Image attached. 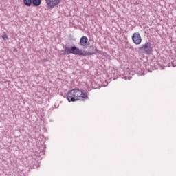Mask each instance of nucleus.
Returning <instances> with one entry per match:
<instances>
[{
	"label": "nucleus",
	"instance_id": "ddd939ff",
	"mask_svg": "<svg viewBox=\"0 0 176 176\" xmlns=\"http://www.w3.org/2000/svg\"><path fill=\"white\" fill-rule=\"evenodd\" d=\"M170 64H171L172 67H176V62L175 61L171 62Z\"/></svg>",
	"mask_w": 176,
	"mask_h": 176
},
{
	"label": "nucleus",
	"instance_id": "39448f33",
	"mask_svg": "<svg viewBox=\"0 0 176 176\" xmlns=\"http://www.w3.org/2000/svg\"><path fill=\"white\" fill-rule=\"evenodd\" d=\"M45 2L48 9H53L54 6H57L60 3V0H45Z\"/></svg>",
	"mask_w": 176,
	"mask_h": 176
},
{
	"label": "nucleus",
	"instance_id": "7ed1b4c3",
	"mask_svg": "<svg viewBox=\"0 0 176 176\" xmlns=\"http://www.w3.org/2000/svg\"><path fill=\"white\" fill-rule=\"evenodd\" d=\"M143 53L145 54H151L152 52H153V47H152V44L150 41H146L142 47L140 48Z\"/></svg>",
	"mask_w": 176,
	"mask_h": 176
},
{
	"label": "nucleus",
	"instance_id": "f03ea898",
	"mask_svg": "<svg viewBox=\"0 0 176 176\" xmlns=\"http://www.w3.org/2000/svg\"><path fill=\"white\" fill-rule=\"evenodd\" d=\"M65 54H74L75 56H91L94 54L91 52H89L87 51L82 50L76 46L65 47L64 49Z\"/></svg>",
	"mask_w": 176,
	"mask_h": 176
},
{
	"label": "nucleus",
	"instance_id": "6e6552de",
	"mask_svg": "<svg viewBox=\"0 0 176 176\" xmlns=\"http://www.w3.org/2000/svg\"><path fill=\"white\" fill-rule=\"evenodd\" d=\"M32 3L34 6H39L42 3L41 0H32Z\"/></svg>",
	"mask_w": 176,
	"mask_h": 176
},
{
	"label": "nucleus",
	"instance_id": "0eeeda50",
	"mask_svg": "<svg viewBox=\"0 0 176 176\" xmlns=\"http://www.w3.org/2000/svg\"><path fill=\"white\" fill-rule=\"evenodd\" d=\"M124 75L125 76H124L122 79H124L125 80H127L128 79L129 80H130L131 79V76L127 77V75H134V73L133 72H130L129 69H126L124 72Z\"/></svg>",
	"mask_w": 176,
	"mask_h": 176
},
{
	"label": "nucleus",
	"instance_id": "9d476101",
	"mask_svg": "<svg viewBox=\"0 0 176 176\" xmlns=\"http://www.w3.org/2000/svg\"><path fill=\"white\" fill-rule=\"evenodd\" d=\"M91 53H93L92 55L94 54H101V51H100L97 48H95L94 49V52H91Z\"/></svg>",
	"mask_w": 176,
	"mask_h": 176
},
{
	"label": "nucleus",
	"instance_id": "f8f14e48",
	"mask_svg": "<svg viewBox=\"0 0 176 176\" xmlns=\"http://www.w3.org/2000/svg\"><path fill=\"white\" fill-rule=\"evenodd\" d=\"M2 38L4 41L8 40V35L7 34H4L2 36Z\"/></svg>",
	"mask_w": 176,
	"mask_h": 176
},
{
	"label": "nucleus",
	"instance_id": "423d86ee",
	"mask_svg": "<svg viewBox=\"0 0 176 176\" xmlns=\"http://www.w3.org/2000/svg\"><path fill=\"white\" fill-rule=\"evenodd\" d=\"M80 46H88L89 45V38L86 36H83L80 39Z\"/></svg>",
	"mask_w": 176,
	"mask_h": 176
},
{
	"label": "nucleus",
	"instance_id": "f257e3e1",
	"mask_svg": "<svg viewBox=\"0 0 176 176\" xmlns=\"http://www.w3.org/2000/svg\"><path fill=\"white\" fill-rule=\"evenodd\" d=\"M67 100L69 102H76V101H85L89 100V94L79 89H73L68 91Z\"/></svg>",
	"mask_w": 176,
	"mask_h": 176
},
{
	"label": "nucleus",
	"instance_id": "9b49d317",
	"mask_svg": "<svg viewBox=\"0 0 176 176\" xmlns=\"http://www.w3.org/2000/svg\"><path fill=\"white\" fill-rule=\"evenodd\" d=\"M140 71H141V72H140ZM137 72H138V75H139V76L141 75H144V71L141 70V69H138Z\"/></svg>",
	"mask_w": 176,
	"mask_h": 176
},
{
	"label": "nucleus",
	"instance_id": "20e7f679",
	"mask_svg": "<svg viewBox=\"0 0 176 176\" xmlns=\"http://www.w3.org/2000/svg\"><path fill=\"white\" fill-rule=\"evenodd\" d=\"M132 41L135 45H141L142 38H141V34H140V32H135L133 34Z\"/></svg>",
	"mask_w": 176,
	"mask_h": 176
},
{
	"label": "nucleus",
	"instance_id": "1a4fd4ad",
	"mask_svg": "<svg viewBox=\"0 0 176 176\" xmlns=\"http://www.w3.org/2000/svg\"><path fill=\"white\" fill-rule=\"evenodd\" d=\"M23 3L25 6H31L32 5V0H23Z\"/></svg>",
	"mask_w": 176,
	"mask_h": 176
}]
</instances>
